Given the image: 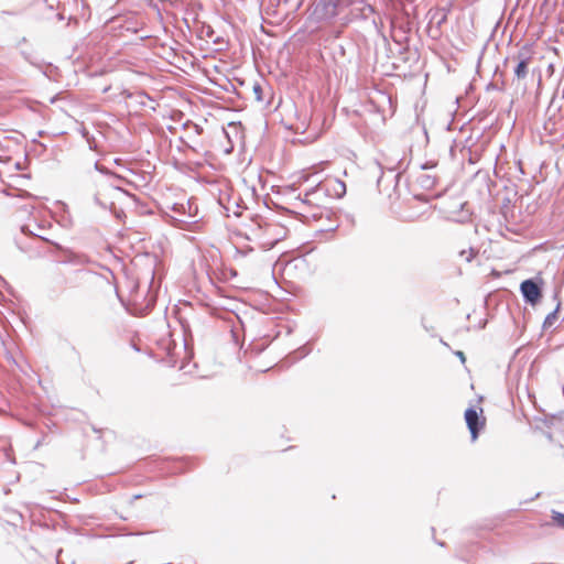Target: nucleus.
<instances>
[{"mask_svg":"<svg viewBox=\"0 0 564 564\" xmlns=\"http://www.w3.org/2000/svg\"><path fill=\"white\" fill-rule=\"evenodd\" d=\"M373 12L370 0H317L314 7V15L324 21H330L337 17L367 19Z\"/></svg>","mask_w":564,"mask_h":564,"instance_id":"obj_1","label":"nucleus"},{"mask_svg":"<svg viewBox=\"0 0 564 564\" xmlns=\"http://www.w3.org/2000/svg\"><path fill=\"white\" fill-rule=\"evenodd\" d=\"M533 50L530 45L522 46L518 53L512 57V61L516 62V66L513 69L514 77L518 80H522L527 78L529 74V66L533 59Z\"/></svg>","mask_w":564,"mask_h":564,"instance_id":"obj_2","label":"nucleus"},{"mask_svg":"<svg viewBox=\"0 0 564 564\" xmlns=\"http://www.w3.org/2000/svg\"><path fill=\"white\" fill-rule=\"evenodd\" d=\"M121 195H126V192H123L119 186L112 183H102L99 185V189L95 194V200L105 208L111 207L113 202L107 198L109 197L115 199Z\"/></svg>","mask_w":564,"mask_h":564,"instance_id":"obj_3","label":"nucleus"},{"mask_svg":"<svg viewBox=\"0 0 564 564\" xmlns=\"http://www.w3.org/2000/svg\"><path fill=\"white\" fill-rule=\"evenodd\" d=\"M521 292L527 302L535 304L541 297L540 288L532 280H525L521 283Z\"/></svg>","mask_w":564,"mask_h":564,"instance_id":"obj_4","label":"nucleus"},{"mask_svg":"<svg viewBox=\"0 0 564 564\" xmlns=\"http://www.w3.org/2000/svg\"><path fill=\"white\" fill-rule=\"evenodd\" d=\"M465 420H466V423H467V426L470 431V434H471V438L473 441H475L478 436V413L475 409L473 408H469L466 410L465 412Z\"/></svg>","mask_w":564,"mask_h":564,"instance_id":"obj_5","label":"nucleus"},{"mask_svg":"<svg viewBox=\"0 0 564 564\" xmlns=\"http://www.w3.org/2000/svg\"><path fill=\"white\" fill-rule=\"evenodd\" d=\"M333 189L335 192V195L340 197L346 193V185L343 181L334 180L333 181Z\"/></svg>","mask_w":564,"mask_h":564,"instance_id":"obj_6","label":"nucleus"},{"mask_svg":"<svg viewBox=\"0 0 564 564\" xmlns=\"http://www.w3.org/2000/svg\"><path fill=\"white\" fill-rule=\"evenodd\" d=\"M187 208H188V218H194L197 213V207L193 206L191 202H187Z\"/></svg>","mask_w":564,"mask_h":564,"instance_id":"obj_7","label":"nucleus"},{"mask_svg":"<svg viewBox=\"0 0 564 564\" xmlns=\"http://www.w3.org/2000/svg\"><path fill=\"white\" fill-rule=\"evenodd\" d=\"M475 254L476 252L473 249H470L469 251L463 250L460 252V256H465L467 261H470L475 257Z\"/></svg>","mask_w":564,"mask_h":564,"instance_id":"obj_8","label":"nucleus"},{"mask_svg":"<svg viewBox=\"0 0 564 564\" xmlns=\"http://www.w3.org/2000/svg\"><path fill=\"white\" fill-rule=\"evenodd\" d=\"M21 231H22L24 235H30V236L40 237L37 234H35V232H33L32 230H30L29 226H22V227H21Z\"/></svg>","mask_w":564,"mask_h":564,"instance_id":"obj_9","label":"nucleus"},{"mask_svg":"<svg viewBox=\"0 0 564 564\" xmlns=\"http://www.w3.org/2000/svg\"><path fill=\"white\" fill-rule=\"evenodd\" d=\"M556 519V522L557 524L564 529V514H557V517L555 518Z\"/></svg>","mask_w":564,"mask_h":564,"instance_id":"obj_10","label":"nucleus"},{"mask_svg":"<svg viewBox=\"0 0 564 564\" xmlns=\"http://www.w3.org/2000/svg\"><path fill=\"white\" fill-rule=\"evenodd\" d=\"M555 317V312L554 313H551L546 316L545 318V324H549L551 325L552 324V319Z\"/></svg>","mask_w":564,"mask_h":564,"instance_id":"obj_11","label":"nucleus"},{"mask_svg":"<svg viewBox=\"0 0 564 564\" xmlns=\"http://www.w3.org/2000/svg\"><path fill=\"white\" fill-rule=\"evenodd\" d=\"M50 8H54L55 0H43Z\"/></svg>","mask_w":564,"mask_h":564,"instance_id":"obj_12","label":"nucleus"},{"mask_svg":"<svg viewBox=\"0 0 564 564\" xmlns=\"http://www.w3.org/2000/svg\"><path fill=\"white\" fill-rule=\"evenodd\" d=\"M260 90H261V88H260L259 86H256V87H254V93L258 95V97H257V98H258V100H260V99H261V97H260V95H259Z\"/></svg>","mask_w":564,"mask_h":564,"instance_id":"obj_13","label":"nucleus"},{"mask_svg":"<svg viewBox=\"0 0 564 564\" xmlns=\"http://www.w3.org/2000/svg\"><path fill=\"white\" fill-rule=\"evenodd\" d=\"M458 356V358H460L462 361H465V356H464V352L462 351H457L456 354Z\"/></svg>","mask_w":564,"mask_h":564,"instance_id":"obj_14","label":"nucleus"},{"mask_svg":"<svg viewBox=\"0 0 564 564\" xmlns=\"http://www.w3.org/2000/svg\"><path fill=\"white\" fill-rule=\"evenodd\" d=\"M181 209L185 213V206H184L183 204H181V205H180V208H176L175 210H177V212H178V210H181Z\"/></svg>","mask_w":564,"mask_h":564,"instance_id":"obj_15","label":"nucleus"},{"mask_svg":"<svg viewBox=\"0 0 564 564\" xmlns=\"http://www.w3.org/2000/svg\"><path fill=\"white\" fill-rule=\"evenodd\" d=\"M467 217H468V215H465V216H463L462 218H459L458 220H459V221H463V220H464L465 218H467Z\"/></svg>","mask_w":564,"mask_h":564,"instance_id":"obj_16","label":"nucleus"},{"mask_svg":"<svg viewBox=\"0 0 564 564\" xmlns=\"http://www.w3.org/2000/svg\"><path fill=\"white\" fill-rule=\"evenodd\" d=\"M307 203H308V200H306V199L302 202L303 205H306Z\"/></svg>","mask_w":564,"mask_h":564,"instance_id":"obj_17","label":"nucleus"}]
</instances>
